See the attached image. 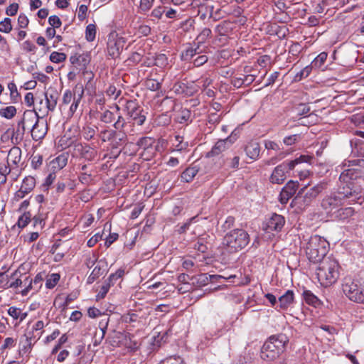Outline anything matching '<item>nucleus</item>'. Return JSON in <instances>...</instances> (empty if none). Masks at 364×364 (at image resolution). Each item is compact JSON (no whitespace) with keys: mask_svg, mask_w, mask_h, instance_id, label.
<instances>
[{"mask_svg":"<svg viewBox=\"0 0 364 364\" xmlns=\"http://www.w3.org/2000/svg\"><path fill=\"white\" fill-rule=\"evenodd\" d=\"M357 198L355 191L346 189L345 186H338L336 191L327 194L321 200L322 208L328 213L333 215L339 207L346 204L347 200L354 202Z\"/></svg>","mask_w":364,"mask_h":364,"instance_id":"f257e3e1","label":"nucleus"},{"mask_svg":"<svg viewBox=\"0 0 364 364\" xmlns=\"http://www.w3.org/2000/svg\"><path fill=\"white\" fill-rule=\"evenodd\" d=\"M319 262L316 274L321 284L323 287H328L336 283L340 275L338 262L336 259L328 257L321 259Z\"/></svg>","mask_w":364,"mask_h":364,"instance_id":"f03ea898","label":"nucleus"},{"mask_svg":"<svg viewBox=\"0 0 364 364\" xmlns=\"http://www.w3.org/2000/svg\"><path fill=\"white\" fill-rule=\"evenodd\" d=\"M289 338L284 333L273 335L264 343L260 356L264 360H274L285 350Z\"/></svg>","mask_w":364,"mask_h":364,"instance_id":"7ed1b4c3","label":"nucleus"},{"mask_svg":"<svg viewBox=\"0 0 364 364\" xmlns=\"http://www.w3.org/2000/svg\"><path fill=\"white\" fill-rule=\"evenodd\" d=\"M303 247L309 261L315 263L324 259L328 251L329 243L325 238L315 235L305 240Z\"/></svg>","mask_w":364,"mask_h":364,"instance_id":"20e7f679","label":"nucleus"},{"mask_svg":"<svg viewBox=\"0 0 364 364\" xmlns=\"http://www.w3.org/2000/svg\"><path fill=\"white\" fill-rule=\"evenodd\" d=\"M202 1L203 0H183V11L186 12L183 16H188V18L183 22V38L188 34L190 39L193 36H196L193 18L198 16L204 9Z\"/></svg>","mask_w":364,"mask_h":364,"instance_id":"39448f33","label":"nucleus"},{"mask_svg":"<svg viewBox=\"0 0 364 364\" xmlns=\"http://www.w3.org/2000/svg\"><path fill=\"white\" fill-rule=\"evenodd\" d=\"M312 157L308 155H301L291 161H285L276 166L270 176V181L272 183L281 184L287 178V173L293 170L295 166L301 163H310Z\"/></svg>","mask_w":364,"mask_h":364,"instance_id":"423d86ee","label":"nucleus"},{"mask_svg":"<svg viewBox=\"0 0 364 364\" xmlns=\"http://www.w3.org/2000/svg\"><path fill=\"white\" fill-rule=\"evenodd\" d=\"M250 240V235L247 231L236 228L224 236L223 244L228 251L235 252L244 249L249 244Z\"/></svg>","mask_w":364,"mask_h":364,"instance_id":"0eeeda50","label":"nucleus"},{"mask_svg":"<svg viewBox=\"0 0 364 364\" xmlns=\"http://www.w3.org/2000/svg\"><path fill=\"white\" fill-rule=\"evenodd\" d=\"M343 294L352 301L364 304V287L350 277H346L342 283Z\"/></svg>","mask_w":364,"mask_h":364,"instance_id":"6e6552de","label":"nucleus"},{"mask_svg":"<svg viewBox=\"0 0 364 364\" xmlns=\"http://www.w3.org/2000/svg\"><path fill=\"white\" fill-rule=\"evenodd\" d=\"M343 171L339 177L338 186H345L346 189H353V181L362 176V171L359 168L352 166L351 164L346 163L342 166Z\"/></svg>","mask_w":364,"mask_h":364,"instance_id":"1a4fd4ad","label":"nucleus"},{"mask_svg":"<svg viewBox=\"0 0 364 364\" xmlns=\"http://www.w3.org/2000/svg\"><path fill=\"white\" fill-rule=\"evenodd\" d=\"M328 183L326 182H321L310 189H306L304 186L298 193L296 199L300 200L299 203L304 207L309 205L311 202L318 196L323 191L327 189Z\"/></svg>","mask_w":364,"mask_h":364,"instance_id":"9d476101","label":"nucleus"},{"mask_svg":"<svg viewBox=\"0 0 364 364\" xmlns=\"http://www.w3.org/2000/svg\"><path fill=\"white\" fill-rule=\"evenodd\" d=\"M211 33L210 28H205L199 34L196 35L197 43L193 42V45L187 43L185 48L186 57L193 58L195 55L201 53L205 48L203 43L210 36Z\"/></svg>","mask_w":364,"mask_h":364,"instance_id":"9b49d317","label":"nucleus"},{"mask_svg":"<svg viewBox=\"0 0 364 364\" xmlns=\"http://www.w3.org/2000/svg\"><path fill=\"white\" fill-rule=\"evenodd\" d=\"M126 109L127 115L139 126H141L146 121V117L143 109L138 105L135 100H129L127 102Z\"/></svg>","mask_w":364,"mask_h":364,"instance_id":"f8f14e48","label":"nucleus"},{"mask_svg":"<svg viewBox=\"0 0 364 364\" xmlns=\"http://www.w3.org/2000/svg\"><path fill=\"white\" fill-rule=\"evenodd\" d=\"M207 277L204 274H186L183 272V294L193 291L196 287H200L205 284Z\"/></svg>","mask_w":364,"mask_h":364,"instance_id":"ddd939ff","label":"nucleus"},{"mask_svg":"<svg viewBox=\"0 0 364 364\" xmlns=\"http://www.w3.org/2000/svg\"><path fill=\"white\" fill-rule=\"evenodd\" d=\"M74 150L81 158L88 161L95 160L97 155L95 149L87 144L76 143L74 144Z\"/></svg>","mask_w":364,"mask_h":364,"instance_id":"4468645a","label":"nucleus"},{"mask_svg":"<svg viewBox=\"0 0 364 364\" xmlns=\"http://www.w3.org/2000/svg\"><path fill=\"white\" fill-rule=\"evenodd\" d=\"M285 220L281 215L274 213L264 223V230L267 232H271L272 231L279 232L284 227Z\"/></svg>","mask_w":364,"mask_h":364,"instance_id":"2eb2a0df","label":"nucleus"},{"mask_svg":"<svg viewBox=\"0 0 364 364\" xmlns=\"http://www.w3.org/2000/svg\"><path fill=\"white\" fill-rule=\"evenodd\" d=\"M47 122L43 118L39 122L32 125L31 136L33 139L39 140L43 139L47 133Z\"/></svg>","mask_w":364,"mask_h":364,"instance_id":"dca6fc26","label":"nucleus"},{"mask_svg":"<svg viewBox=\"0 0 364 364\" xmlns=\"http://www.w3.org/2000/svg\"><path fill=\"white\" fill-rule=\"evenodd\" d=\"M83 95L84 87L82 84L78 83L75 85V97H74V100H73L68 112V114L70 117H73L74 114L77 111Z\"/></svg>","mask_w":364,"mask_h":364,"instance_id":"f3484780","label":"nucleus"},{"mask_svg":"<svg viewBox=\"0 0 364 364\" xmlns=\"http://www.w3.org/2000/svg\"><path fill=\"white\" fill-rule=\"evenodd\" d=\"M70 63L79 70H85L90 62V56L87 53L75 54L70 58Z\"/></svg>","mask_w":364,"mask_h":364,"instance_id":"a211bd4d","label":"nucleus"},{"mask_svg":"<svg viewBox=\"0 0 364 364\" xmlns=\"http://www.w3.org/2000/svg\"><path fill=\"white\" fill-rule=\"evenodd\" d=\"M46 101V107L48 111L53 112L56 107L57 102L59 98V94L55 89H50L45 93Z\"/></svg>","mask_w":364,"mask_h":364,"instance_id":"6ab92c4d","label":"nucleus"},{"mask_svg":"<svg viewBox=\"0 0 364 364\" xmlns=\"http://www.w3.org/2000/svg\"><path fill=\"white\" fill-rule=\"evenodd\" d=\"M246 155L252 160H257L259 156L260 146L257 141H251L245 146Z\"/></svg>","mask_w":364,"mask_h":364,"instance_id":"aec40b11","label":"nucleus"},{"mask_svg":"<svg viewBox=\"0 0 364 364\" xmlns=\"http://www.w3.org/2000/svg\"><path fill=\"white\" fill-rule=\"evenodd\" d=\"M127 143V135L123 130H115L113 140L111 144V148L119 149L120 146Z\"/></svg>","mask_w":364,"mask_h":364,"instance_id":"412c9836","label":"nucleus"},{"mask_svg":"<svg viewBox=\"0 0 364 364\" xmlns=\"http://www.w3.org/2000/svg\"><path fill=\"white\" fill-rule=\"evenodd\" d=\"M68 163V154L63 153L50 162V167L53 171H60Z\"/></svg>","mask_w":364,"mask_h":364,"instance_id":"4be33fe9","label":"nucleus"},{"mask_svg":"<svg viewBox=\"0 0 364 364\" xmlns=\"http://www.w3.org/2000/svg\"><path fill=\"white\" fill-rule=\"evenodd\" d=\"M106 263L103 261H99L95 266L91 274L87 278V283L92 284L98 277L104 274L105 272Z\"/></svg>","mask_w":364,"mask_h":364,"instance_id":"5701e85b","label":"nucleus"},{"mask_svg":"<svg viewBox=\"0 0 364 364\" xmlns=\"http://www.w3.org/2000/svg\"><path fill=\"white\" fill-rule=\"evenodd\" d=\"M228 141V138L225 139L218 140L215 145L213 146L211 150L206 154L207 157H213L215 156H218L222 152L225 151L228 149L227 141Z\"/></svg>","mask_w":364,"mask_h":364,"instance_id":"b1692460","label":"nucleus"},{"mask_svg":"<svg viewBox=\"0 0 364 364\" xmlns=\"http://www.w3.org/2000/svg\"><path fill=\"white\" fill-rule=\"evenodd\" d=\"M79 181L83 184H89L92 181V171L87 164L80 165Z\"/></svg>","mask_w":364,"mask_h":364,"instance_id":"393cba45","label":"nucleus"},{"mask_svg":"<svg viewBox=\"0 0 364 364\" xmlns=\"http://www.w3.org/2000/svg\"><path fill=\"white\" fill-rule=\"evenodd\" d=\"M294 292L291 290H287L284 294L281 296L278 300V306L281 309H287L294 302Z\"/></svg>","mask_w":364,"mask_h":364,"instance_id":"a878e982","label":"nucleus"},{"mask_svg":"<svg viewBox=\"0 0 364 364\" xmlns=\"http://www.w3.org/2000/svg\"><path fill=\"white\" fill-rule=\"evenodd\" d=\"M41 120L36 112L33 110H26L24 112L22 118V122H26V125L32 129V125Z\"/></svg>","mask_w":364,"mask_h":364,"instance_id":"bb28decb","label":"nucleus"},{"mask_svg":"<svg viewBox=\"0 0 364 364\" xmlns=\"http://www.w3.org/2000/svg\"><path fill=\"white\" fill-rule=\"evenodd\" d=\"M310 6L312 12L316 14H328L326 13L327 4L326 0H311Z\"/></svg>","mask_w":364,"mask_h":364,"instance_id":"cd10ccee","label":"nucleus"},{"mask_svg":"<svg viewBox=\"0 0 364 364\" xmlns=\"http://www.w3.org/2000/svg\"><path fill=\"white\" fill-rule=\"evenodd\" d=\"M21 159V150L19 147L14 146L12 147L8 154L7 156V164L9 165L14 164L18 165Z\"/></svg>","mask_w":364,"mask_h":364,"instance_id":"c85d7f7f","label":"nucleus"},{"mask_svg":"<svg viewBox=\"0 0 364 364\" xmlns=\"http://www.w3.org/2000/svg\"><path fill=\"white\" fill-rule=\"evenodd\" d=\"M97 130L98 127L96 125L85 124L81 129V134L86 141H90L95 138Z\"/></svg>","mask_w":364,"mask_h":364,"instance_id":"c756f323","label":"nucleus"},{"mask_svg":"<svg viewBox=\"0 0 364 364\" xmlns=\"http://www.w3.org/2000/svg\"><path fill=\"white\" fill-rule=\"evenodd\" d=\"M234 28V23L233 22L230 21H223L220 22L217 26H216V32L220 36H228L229 35Z\"/></svg>","mask_w":364,"mask_h":364,"instance_id":"7c9ffc66","label":"nucleus"},{"mask_svg":"<svg viewBox=\"0 0 364 364\" xmlns=\"http://www.w3.org/2000/svg\"><path fill=\"white\" fill-rule=\"evenodd\" d=\"M354 214V209L351 207L342 208L339 207L337 210H336L333 215H334L335 218H337L341 220H343L349 218Z\"/></svg>","mask_w":364,"mask_h":364,"instance_id":"2f4dec72","label":"nucleus"},{"mask_svg":"<svg viewBox=\"0 0 364 364\" xmlns=\"http://www.w3.org/2000/svg\"><path fill=\"white\" fill-rule=\"evenodd\" d=\"M223 166L227 167V168L237 169L239 167L240 158L239 156L235 155L232 157L230 156L223 155Z\"/></svg>","mask_w":364,"mask_h":364,"instance_id":"473e14b6","label":"nucleus"},{"mask_svg":"<svg viewBox=\"0 0 364 364\" xmlns=\"http://www.w3.org/2000/svg\"><path fill=\"white\" fill-rule=\"evenodd\" d=\"M352 153L359 156L364 157V140L355 139L350 141Z\"/></svg>","mask_w":364,"mask_h":364,"instance_id":"72a5a7b5","label":"nucleus"},{"mask_svg":"<svg viewBox=\"0 0 364 364\" xmlns=\"http://www.w3.org/2000/svg\"><path fill=\"white\" fill-rule=\"evenodd\" d=\"M327 9L326 13H328L331 16L334 13L335 9L343 7L346 2L341 0H326Z\"/></svg>","mask_w":364,"mask_h":364,"instance_id":"f704fd0d","label":"nucleus"},{"mask_svg":"<svg viewBox=\"0 0 364 364\" xmlns=\"http://www.w3.org/2000/svg\"><path fill=\"white\" fill-rule=\"evenodd\" d=\"M188 245H192L193 243V247L198 252L204 253L207 251L208 247L206 244L205 243L203 238H198L196 241H190L188 240V242H187Z\"/></svg>","mask_w":364,"mask_h":364,"instance_id":"c9c22d12","label":"nucleus"},{"mask_svg":"<svg viewBox=\"0 0 364 364\" xmlns=\"http://www.w3.org/2000/svg\"><path fill=\"white\" fill-rule=\"evenodd\" d=\"M35 178L32 176H27L23 179L21 188L28 194L35 188Z\"/></svg>","mask_w":364,"mask_h":364,"instance_id":"e433bc0d","label":"nucleus"},{"mask_svg":"<svg viewBox=\"0 0 364 364\" xmlns=\"http://www.w3.org/2000/svg\"><path fill=\"white\" fill-rule=\"evenodd\" d=\"M155 142V139L149 136H144L140 138L136 142V145L142 149H148L151 147Z\"/></svg>","mask_w":364,"mask_h":364,"instance_id":"4c0bfd02","label":"nucleus"},{"mask_svg":"<svg viewBox=\"0 0 364 364\" xmlns=\"http://www.w3.org/2000/svg\"><path fill=\"white\" fill-rule=\"evenodd\" d=\"M304 299L305 301L314 306H317L320 304V300L311 291L306 290L303 293Z\"/></svg>","mask_w":364,"mask_h":364,"instance_id":"58836bf2","label":"nucleus"},{"mask_svg":"<svg viewBox=\"0 0 364 364\" xmlns=\"http://www.w3.org/2000/svg\"><path fill=\"white\" fill-rule=\"evenodd\" d=\"M16 114V108L14 106H9L0 109V116L6 119H12Z\"/></svg>","mask_w":364,"mask_h":364,"instance_id":"ea45409f","label":"nucleus"},{"mask_svg":"<svg viewBox=\"0 0 364 364\" xmlns=\"http://www.w3.org/2000/svg\"><path fill=\"white\" fill-rule=\"evenodd\" d=\"M25 343L23 345L22 348H20V353H23V354L30 352V350L32 348L33 343L31 342V340L33 338V332L27 333L26 334H25Z\"/></svg>","mask_w":364,"mask_h":364,"instance_id":"a19ab883","label":"nucleus"},{"mask_svg":"<svg viewBox=\"0 0 364 364\" xmlns=\"http://www.w3.org/2000/svg\"><path fill=\"white\" fill-rule=\"evenodd\" d=\"M327 53L326 52H322L317 55L312 61L311 65L314 68H321L323 63L326 62L327 59Z\"/></svg>","mask_w":364,"mask_h":364,"instance_id":"79ce46f5","label":"nucleus"},{"mask_svg":"<svg viewBox=\"0 0 364 364\" xmlns=\"http://www.w3.org/2000/svg\"><path fill=\"white\" fill-rule=\"evenodd\" d=\"M115 119L116 114L108 109L103 112L100 117V121L106 124L112 123L115 120Z\"/></svg>","mask_w":364,"mask_h":364,"instance_id":"37998d69","label":"nucleus"},{"mask_svg":"<svg viewBox=\"0 0 364 364\" xmlns=\"http://www.w3.org/2000/svg\"><path fill=\"white\" fill-rule=\"evenodd\" d=\"M107 51L112 58L117 57L120 53L119 47L117 42L112 41L108 43Z\"/></svg>","mask_w":364,"mask_h":364,"instance_id":"c03bdc74","label":"nucleus"},{"mask_svg":"<svg viewBox=\"0 0 364 364\" xmlns=\"http://www.w3.org/2000/svg\"><path fill=\"white\" fill-rule=\"evenodd\" d=\"M115 108H116V112H117L116 115L117 114V121L114 123L113 127L117 130H122L126 124V120L119 113V109H120L118 105H116Z\"/></svg>","mask_w":364,"mask_h":364,"instance_id":"a18cd8bd","label":"nucleus"},{"mask_svg":"<svg viewBox=\"0 0 364 364\" xmlns=\"http://www.w3.org/2000/svg\"><path fill=\"white\" fill-rule=\"evenodd\" d=\"M96 36V26L90 23L87 26L85 29V38L89 42H92Z\"/></svg>","mask_w":364,"mask_h":364,"instance_id":"49530a36","label":"nucleus"},{"mask_svg":"<svg viewBox=\"0 0 364 364\" xmlns=\"http://www.w3.org/2000/svg\"><path fill=\"white\" fill-rule=\"evenodd\" d=\"M114 132L115 130L113 129H105L100 132V136L103 142L109 141L111 146Z\"/></svg>","mask_w":364,"mask_h":364,"instance_id":"de8ad7c7","label":"nucleus"},{"mask_svg":"<svg viewBox=\"0 0 364 364\" xmlns=\"http://www.w3.org/2000/svg\"><path fill=\"white\" fill-rule=\"evenodd\" d=\"M74 97H75V87L73 91L66 90L63 93L62 103L67 105L74 100Z\"/></svg>","mask_w":364,"mask_h":364,"instance_id":"09e8293b","label":"nucleus"},{"mask_svg":"<svg viewBox=\"0 0 364 364\" xmlns=\"http://www.w3.org/2000/svg\"><path fill=\"white\" fill-rule=\"evenodd\" d=\"M198 169L196 167H188L183 171V180L186 182L191 181L197 174Z\"/></svg>","mask_w":364,"mask_h":364,"instance_id":"8fccbe9b","label":"nucleus"},{"mask_svg":"<svg viewBox=\"0 0 364 364\" xmlns=\"http://www.w3.org/2000/svg\"><path fill=\"white\" fill-rule=\"evenodd\" d=\"M124 274V269H119L116 271L115 273L111 274L108 279L106 280L112 285H114L116 282V281L120 278H122Z\"/></svg>","mask_w":364,"mask_h":364,"instance_id":"3c124183","label":"nucleus"},{"mask_svg":"<svg viewBox=\"0 0 364 364\" xmlns=\"http://www.w3.org/2000/svg\"><path fill=\"white\" fill-rule=\"evenodd\" d=\"M210 7V16L212 17L215 21L223 18L226 12L223 11L222 9H216L215 10L214 6Z\"/></svg>","mask_w":364,"mask_h":364,"instance_id":"603ef678","label":"nucleus"},{"mask_svg":"<svg viewBox=\"0 0 364 364\" xmlns=\"http://www.w3.org/2000/svg\"><path fill=\"white\" fill-rule=\"evenodd\" d=\"M31 214L30 212H25L18 220V225L21 228H25L31 221Z\"/></svg>","mask_w":364,"mask_h":364,"instance_id":"864d4df0","label":"nucleus"},{"mask_svg":"<svg viewBox=\"0 0 364 364\" xmlns=\"http://www.w3.org/2000/svg\"><path fill=\"white\" fill-rule=\"evenodd\" d=\"M297 188L298 183L297 181H289L283 188L286 193H289V194L291 195L292 196L295 194Z\"/></svg>","mask_w":364,"mask_h":364,"instance_id":"5fc2aeb1","label":"nucleus"},{"mask_svg":"<svg viewBox=\"0 0 364 364\" xmlns=\"http://www.w3.org/2000/svg\"><path fill=\"white\" fill-rule=\"evenodd\" d=\"M66 59V55L64 53L54 51L50 55V60L55 63L63 62Z\"/></svg>","mask_w":364,"mask_h":364,"instance_id":"6e6d98bb","label":"nucleus"},{"mask_svg":"<svg viewBox=\"0 0 364 364\" xmlns=\"http://www.w3.org/2000/svg\"><path fill=\"white\" fill-rule=\"evenodd\" d=\"M12 30L11 20L9 18H5L0 22V32L8 33Z\"/></svg>","mask_w":364,"mask_h":364,"instance_id":"4d7b16f0","label":"nucleus"},{"mask_svg":"<svg viewBox=\"0 0 364 364\" xmlns=\"http://www.w3.org/2000/svg\"><path fill=\"white\" fill-rule=\"evenodd\" d=\"M60 275L58 274H52L46 280V286L48 289H53L58 282Z\"/></svg>","mask_w":364,"mask_h":364,"instance_id":"13d9d810","label":"nucleus"},{"mask_svg":"<svg viewBox=\"0 0 364 364\" xmlns=\"http://www.w3.org/2000/svg\"><path fill=\"white\" fill-rule=\"evenodd\" d=\"M145 84L148 89L153 91L158 90L161 88V82L154 79H147Z\"/></svg>","mask_w":364,"mask_h":364,"instance_id":"bf43d9fd","label":"nucleus"},{"mask_svg":"<svg viewBox=\"0 0 364 364\" xmlns=\"http://www.w3.org/2000/svg\"><path fill=\"white\" fill-rule=\"evenodd\" d=\"M159 364H182V358L179 355H172L161 360Z\"/></svg>","mask_w":364,"mask_h":364,"instance_id":"052dcab7","label":"nucleus"},{"mask_svg":"<svg viewBox=\"0 0 364 364\" xmlns=\"http://www.w3.org/2000/svg\"><path fill=\"white\" fill-rule=\"evenodd\" d=\"M112 286V285L111 284H109L107 281H105L104 284L102 286L100 291L96 296L97 300L105 298L106 294L109 291V288Z\"/></svg>","mask_w":364,"mask_h":364,"instance_id":"680f3d73","label":"nucleus"},{"mask_svg":"<svg viewBox=\"0 0 364 364\" xmlns=\"http://www.w3.org/2000/svg\"><path fill=\"white\" fill-rule=\"evenodd\" d=\"M133 337L134 336L129 333L128 335H125V339H126L125 346L127 348H129L133 350H135L138 349L139 345L136 341H133L132 340Z\"/></svg>","mask_w":364,"mask_h":364,"instance_id":"e2e57ef3","label":"nucleus"},{"mask_svg":"<svg viewBox=\"0 0 364 364\" xmlns=\"http://www.w3.org/2000/svg\"><path fill=\"white\" fill-rule=\"evenodd\" d=\"M264 147L268 150V154H271V151H279L280 150L279 144L270 140L264 141Z\"/></svg>","mask_w":364,"mask_h":364,"instance_id":"0e129e2a","label":"nucleus"},{"mask_svg":"<svg viewBox=\"0 0 364 364\" xmlns=\"http://www.w3.org/2000/svg\"><path fill=\"white\" fill-rule=\"evenodd\" d=\"M154 0H141L139 9L141 12L148 11L152 6Z\"/></svg>","mask_w":364,"mask_h":364,"instance_id":"69168bd1","label":"nucleus"},{"mask_svg":"<svg viewBox=\"0 0 364 364\" xmlns=\"http://www.w3.org/2000/svg\"><path fill=\"white\" fill-rule=\"evenodd\" d=\"M48 23L51 27L55 28L60 27V26L62 25V21L60 18L56 15L50 16L48 18Z\"/></svg>","mask_w":364,"mask_h":364,"instance_id":"338daca9","label":"nucleus"},{"mask_svg":"<svg viewBox=\"0 0 364 364\" xmlns=\"http://www.w3.org/2000/svg\"><path fill=\"white\" fill-rule=\"evenodd\" d=\"M298 115H305L310 111V107L306 104H299L296 108Z\"/></svg>","mask_w":364,"mask_h":364,"instance_id":"774afa93","label":"nucleus"}]
</instances>
